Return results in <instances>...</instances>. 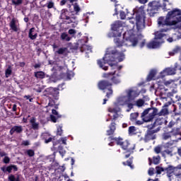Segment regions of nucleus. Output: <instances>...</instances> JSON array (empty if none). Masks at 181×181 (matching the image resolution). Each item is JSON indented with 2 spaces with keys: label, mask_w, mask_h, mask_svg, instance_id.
Listing matches in <instances>:
<instances>
[{
  "label": "nucleus",
  "mask_w": 181,
  "mask_h": 181,
  "mask_svg": "<svg viewBox=\"0 0 181 181\" xmlns=\"http://www.w3.org/2000/svg\"><path fill=\"white\" fill-rule=\"evenodd\" d=\"M169 26H175L177 29L181 28V10L179 8H173L168 12L165 17H160L158 18V31L154 33L155 37L153 41L147 44L148 49H158L165 41L162 39L165 36V33L170 30Z\"/></svg>",
  "instance_id": "nucleus-1"
},
{
  "label": "nucleus",
  "mask_w": 181,
  "mask_h": 181,
  "mask_svg": "<svg viewBox=\"0 0 181 181\" xmlns=\"http://www.w3.org/2000/svg\"><path fill=\"white\" fill-rule=\"evenodd\" d=\"M121 28H122V25L119 21H116L112 25V29L114 30V37H115L114 42L116 46L117 47H121V46L135 47L138 45V37L134 33V30H130L123 34L124 42H122L121 32L119 31Z\"/></svg>",
  "instance_id": "nucleus-2"
},
{
  "label": "nucleus",
  "mask_w": 181,
  "mask_h": 181,
  "mask_svg": "<svg viewBox=\"0 0 181 181\" xmlns=\"http://www.w3.org/2000/svg\"><path fill=\"white\" fill-rule=\"evenodd\" d=\"M125 59V55L122 52H117V49L114 47H109L106 50V53L102 60H98V64L103 70H108V66H105L107 63L111 65L110 63L112 62H122Z\"/></svg>",
  "instance_id": "nucleus-3"
},
{
  "label": "nucleus",
  "mask_w": 181,
  "mask_h": 181,
  "mask_svg": "<svg viewBox=\"0 0 181 181\" xmlns=\"http://www.w3.org/2000/svg\"><path fill=\"white\" fill-rule=\"evenodd\" d=\"M163 124L166 125L168 121H166V119L163 116L158 115L155 122L148 126L147 136H148L150 139H155L156 136H153V134L159 132V131H160L159 125H163Z\"/></svg>",
  "instance_id": "nucleus-4"
},
{
  "label": "nucleus",
  "mask_w": 181,
  "mask_h": 181,
  "mask_svg": "<svg viewBox=\"0 0 181 181\" xmlns=\"http://www.w3.org/2000/svg\"><path fill=\"white\" fill-rule=\"evenodd\" d=\"M166 2H169V0H163V4H160V1H150L147 6V12L150 16H153L155 13H158V11L162 8L164 12H166L168 11V8H166Z\"/></svg>",
  "instance_id": "nucleus-5"
},
{
  "label": "nucleus",
  "mask_w": 181,
  "mask_h": 181,
  "mask_svg": "<svg viewBox=\"0 0 181 181\" xmlns=\"http://www.w3.org/2000/svg\"><path fill=\"white\" fill-rule=\"evenodd\" d=\"M158 115V109L156 108H148L146 109L142 113H141V119L144 122H151L155 117Z\"/></svg>",
  "instance_id": "nucleus-6"
},
{
  "label": "nucleus",
  "mask_w": 181,
  "mask_h": 181,
  "mask_svg": "<svg viewBox=\"0 0 181 181\" xmlns=\"http://www.w3.org/2000/svg\"><path fill=\"white\" fill-rule=\"evenodd\" d=\"M111 86H112V83L105 80L100 81L98 83L99 90H105L104 93H106V97L107 98H110V97L112 95V89H111V88H108V87H111Z\"/></svg>",
  "instance_id": "nucleus-7"
},
{
  "label": "nucleus",
  "mask_w": 181,
  "mask_h": 181,
  "mask_svg": "<svg viewBox=\"0 0 181 181\" xmlns=\"http://www.w3.org/2000/svg\"><path fill=\"white\" fill-rule=\"evenodd\" d=\"M144 6H141V9H142V12L141 14L137 13L136 16V25L137 30H142V29H145V11H144Z\"/></svg>",
  "instance_id": "nucleus-8"
},
{
  "label": "nucleus",
  "mask_w": 181,
  "mask_h": 181,
  "mask_svg": "<svg viewBox=\"0 0 181 181\" xmlns=\"http://www.w3.org/2000/svg\"><path fill=\"white\" fill-rule=\"evenodd\" d=\"M181 164L178 165L177 167L173 165H168V167L165 168V172H166L168 177H172L173 175L175 176H180L181 175Z\"/></svg>",
  "instance_id": "nucleus-9"
},
{
  "label": "nucleus",
  "mask_w": 181,
  "mask_h": 181,
  "mask_svg": "<svg viewBox=\"0 0 181 181\" xmlns=\"http://www.w3.org/2000/svg\"><path fill=\"white\" fill-rule=\"evenodd\" d=\"M74 16L71 13V12L69 11L66 8H64L61 11L60 19L62 21H66V22H69V21L73 18Z\"/></svg>",
  "instance_id": "nucleus-10"
},
{
  "label": "nucleus",
  "mask_w": 181,
  "mask_h": 181,
  "mask_svg": "<svg viewBox=\"0 0 181 181\" xmlns=\"http://www.w3.org/2000/svg\"><path fill=\"white\" fill-rule=\"evenodd\" d=\"M126 93H127L126 97H127V98L130 101H134V100H135V98H136V97L139 95V94H138V92L134 89H129L126 90Z\"/></svg>",
  "instance_id": "nucleus-11"
},
{
  "label": "nucleus",
  "mask_w": 181,
  "mask_h": 181,
  "mask_svg": "<svg viewBox=\"0 0 181 181\" xmlns=\"http://www.w3.org/2000/svg\"><path fill=\"white\" fill-rule=\"evenodd\" d=\"M1 170L4 173H12V170H13V172H18V167L15 165H11L8 166H3L1 168Z\"/></svg>",
  "instance_id": "nucleus-12"
},
{
  "label": "nucleus",
  "mask_w": 181,
  "mask_h": 181,
  "mask_svg": "<svg viewBox=\"0 0 181 181\" xmlns=\"http://www.w3.org/2000/svg\"><path fill=\"white\" fill-rule=\"evenodd\" d=\"M121 147L124 151H127V152H132L134 149H135V145L134 144H131L128 141H124Z\"/></svg>",
  "instance_id": "nucleus-13"
},
{
  "label": "nucleus",
  "mask_w": 181,
  "mask_h": 181,
  "mask_svg": "<svg viewBox=\"0 0 181 181\" xmlns=\"http://www.w3.org/2000/svg\"><path fill=\"white\" fill-rule=\"evenodd\" d=\"M172 104V102L168 101V103H165L163 109L160 110L159 113H157V115H160L161 117H165V115H168L169 114V110H168V107Z\"/></svg>",
  "instance_id": "nucleus-14"
},
{
  "label": "nucleus",
  "mask_w": 181,
  "mask_h": 181,
  "mask_svg": "<svg viewBox=\"0 0 181 181\" xmlns=\"http://www.w3.org/2000/svg\"><path fill=\"white\" fill-rule=\"evenodd\" d=\"M23 132V127L22 126H13L10 130V134H22Z\"/></svg>",
  "instance_id": "nucleus-15"
},
{
  "label": "nucleus",
  "mask_w": 181,
  "mask_h": 181,
  "mask_svg": "<svg viewBox=\"0 0 181 181\" xmlns=\"http://www.w3.org/2000/svg\"><path fill=\"white\" fill-rule=\"evenodd\" d=\"M10 28L13 32H18L19 30V26L18 25V20L13 18L10 22Z\"/></svg>",
  "instance_id": "nucleus-16"
},
{
  "label": "nucleus",
  "mask_w": 181,
  "mask_h": 181,
  "mask_svg": "<svg viewBox=\"0 0 181 181\" xmlns=\"http://www.w3.org/2000/svg\"><path fill=\"white\" fill-rule=\"evenodd\" d=\"M28 37L31 40H35L36 37H37V33L36 32V29L35 28H32L29 30Z\"/></svg>",
  "instance_id": "nucleus-17"
},
{
  "label": "nucleus",
  "mask_w": 181,
  "mask_h": 181,
  "mask_svg": "<svg viewBox=\"0 0 181 181\" xmlns=\"http://www.w3.org/2000/svg\"><path fill=\"white\" fill-rule=\"evenodd\" d=\"M130 101L127 96H121L118 98L119 105H127V103Z\"/></svg>",
  "instance_id": "nucleus-18"
},
{
  "label": "nucleus",
  "mask_w": 181,
  "mask_h": 181,
  "mask_svg": "<svg viewBox=\"0 0 181 181\" xmlns=\"http://www.w3.org/2000/svg\"><path fill=\"white\" fill-rule=\"evenodd\" d=\"M163 73L165 74V76H173V74H176V69L166 68L163 70Z\"/></svg>",
  "instance_id": "nucleus-19"
},
{
  "label": "nucleus",
  "mask_w": 181,
  "mask_h": 181,
  "mask_svg": "<svg viewBox=\"0 0 181 181\" xmlns=\"http://www.w3.org/2000/svg\"><path fill=\"white\" fill-rule=\"evenodd\" d=\"M108 111L111 113L113 114V119H116L119 117L118 115V109L114 108V107H109Z\"/></svg>",
  "instance_id": "nucleus-20"
},
{
  "label": "nucleus",
  "mask_w": 181,
  "mask_h": 181,
  "mask_svg": "<svg viewBox=\"0 0 181 181\" xmlns=\"http://www.w3.org/2000/svg\"><path fill=\"white\" fill-rule=\"evenodd\" d=\"M115 122H112L110 126V129L107 131V135H112L114 134V132H115Z\"/></svg>",
  "instance_id": "nucleus-21"
},
{
  "label": "nucleus",
  "mask_w": 181,
  "mask_h": 181,
  "mask_svg": "<svg viewBox=\"0 0 181 181\" xmlns=\"http://www.w3.org/2000/svg\"><path fill=\"white\" fill-rule=\"evenodd\" d=\"M68 23H72L71 27L76 28L78 25V21L77 20V17L74 16L73 18H71V20L68 21Z\"/></svg>",
  "instance_id": "nucleus-22"
},
{
  "label": "nucleus",
  "mask_w": 181,
  "mask_h": 181,
  "mask_svg": "<svg viewBox=\"0 0 181 181\" xmlns=\"http://www.w3.org/2000/svg\"><path fill=\"white\" fill-rule=\"evenodd\" d=\"M61 39L62 40H66V42H70V40H71V37L69 36V34H67V33H62Z\"/></svg>",
  "instance_id": "nucleus-23"
},
{
  "label": "nucleus",
  "mask_w": 181,
  "mask_h": 181,
  "mask_svg": "<svg viewBox=\"0 0 181 181\" xmlns=\"http://www.w3.org/2000/svg\"><path fill=\"white\" fill-rule=\"evenodd\" d=\"M34 74L36 78H45L46 77V74L43 71H37Z\"/></svg>",
  "instance_id": "nucleus-24"
},
{
  "label": "nucleus",
  "mask_w": 181,
  "mask_h": 181,
  "mask_svg": "<svg viewBox=\"0 0 181 181\" xmlns=\"http://www.w3.org/2000/svg\"><path fill=\"white\" fill-rule=\"evenodd\" d=\"M30 122L33 129H37L39 128V124L36 123V119L33 117L30 120Z\"/></svg>",
  "instance_id": "nucleus-25"
},
{
  "label": "nucleus",
  "mask_w": 181,
  "mask_h": 181,
  "mask_svg": "<svg viewBox=\"0 0 181 181\" xmlns=\"http://www.w3.org/2000/svg\"><path fill=\"white\" fill-rule=\"evenodd\" d=\"M55 53H57V54H66L67 47H61L57 51H56Z\"/></svg>",
  "instance_id": "nucleus-26"
},
{
  "label": "nucleus",
  "mask_w": 181,
  "mask_h": 181,
  "mask_svg": "<svg viewBox=\"0 0 181 181\" xmlns=\"http://www.w3.org/2000/svg\"><path fill=\"white\" fill-rule=\"evenodd\" d=\"M8 181H21V179L19 177V175H18L17 177H15L14 175H9L8 177Z\"/></svg>",
  "instance_id": "nucleus-27"
},
{
  "label": "nucleus",
  "mask_w": 181,
  "mask_h": 181,
  "mask_svg": "<svg viewBox=\"0 0 181 181\" xmlns=\"http://www.w3.org/2000/svg\"><path fill=\"white\" fill-rule=\"evenodd\" d=\"M164 84L166 87H170V88H172V87H176V83H175V81H167Z\"/></svg>",
  "instance_id": "nucleus-28"
},
{
  "label": "nucleus",
  "mask_w": 181,
  "mask_h": 181,
  "mask_svg": "<svg viewBox=\"0 0 181 181\" xmlns=\"http://www.w3.org/2000/svg\"><path fill=\"white\" fill-rule=\"evenodd\" d=\"M129 135H136V127L132 126L129 127Z\"/></svg>",
  "instance_id": "nucleus-29"
},
{
  "label": "nucleus",
  "mask_w": 181,
  "mask_h": 181,
  "mask_svg": "<svg viewBox=\"0 0 181 181\" xmlns=\"http://www.w3.org/2000/svg\"><path fill=\"white\" fill-rule=\"evenodd\" d=\"M115 71L113 72H109V73H105L103 74V78H110V77H112V76H114V74H115Z\"/></svg>",
  "instance_id": "nucleus-30"
},
{
  "label": "nucleus",
  "mask_w": 181,
  "mask_h": 181,
  "mask_svg": "<svg viewBox=\"0 0 181 181\" xmlns=\"http://www.w3.org/2000/svg\"><path fill=\"white\" fill-rule=\"evenodd\" d=\"M110 140H112L114 139V141H115L117 145H119L121 146V145H122V143L124 142V141H122V138H111L110 137Z\"/></svg>",
  "instance_id": "nucleus-31"
},
{
  "label": "nucleus",
  "mask_w": 181,
  "mask_h": 181,
  "mask_svg": "<svg viewBox=\"0 0 181 181\" xmlns=\"http://www.w3.org/2000/svg\"><path fill=\"white\" fill-rule=\"evenodd\" d=\"M156 74V71L155 70H151L148 74V80L151 81L154 77L155 75Z\"/></svg>",
  "instance_id": "nucleus-32"
},
{
  "label": "nucleus",
  "mask_w": 181,
  "mask_h": 181,
  "mask_svg": "<svg viewBox=\"0 0 181 181\" xmlns=\"http://www.w3.org/2000/svg\"><path fill=\"white\" fill-rule=\"evenodd\" d=\"M132 100H129L127 103L126 105H127V107L129 108L128 110H127V112H129L131 111V110H132L134 108V104L132 103H131Z\"/></svg>",
  "instance_id": "nucleus-33"
},
{
  "label": "nucleus",
  "mask_w": 181,
  "mask_h": 181,
  "mask_svg": "<svg viewBox=\"0 0 181 181\" xmlns=\"http://www.w3.org/2000/svg\"><path fill=\"white\" fill-rule=\"evenodd\" d=\"M139 116V113H138V112L132 113L130 115L131 121H135L138 118Z\"/></svg>",
  "instance_id": "nucleus-34"
},
{
  "label": "nucleus",
  "mask_w": 181,
  "mask_h": 181,
  "mask_svg": "<svg viewBox=\"0 0 181 181\" xmlns=\"http://www.w3.org/2000/svg\"><path fill=\"white\" fill-rule=\"evenodd\" d=\"M46 6L48 9H52L53 8H54V2H53V1H49L47 4H46Z\"/></svg>",
  "instance_id": "nucleus-35"
},
{
  "label": "nucleus",
  "mask_w": 181,
  "mask_h": 181,
  "mask_svg": "<svg viewBox=\"0 0 181 181\" xmlns=\"http://www.w3.org/2000/svg\"><path fill=\"white\" fill-rule=\"evenodd\" d=\"M5 74L6 78H8V77H9V76L12 74V69H11V66H8V69L6 70Z\"/></svg>",
  "instance_id": "nucleus-36"
},
{
  "label": "nucleus",
  "mask_w": 181,
  "mask_h": 181,
  "mask_svg": "<svg viewBox=\"0 0 181 181\" xmlns=\"http://www.w3.org/2000/svg\"><path fill=\"white\" fill-rule=\"evenodd\" d=\"M144 104H145V100L142 99H139L136 102V105H137V107H142V105H144Z\"/></svg>",
  "instance_id": "nucleus-37"
},
{
  "label": "nucleus",
  "mask_w": 181,
  "mask_h": 181,
  "mask_svg": "<svg viewBox=\"0 0 181 181\" xmlns=\"http://www.w3.org/2000/svg\"><path fill=\"white\" fill-rule=\"evenodd\" d=\"M156 173L158 175H160V173H162V172H165V168L160 167V166H157L156 168Z\"/></svg>",
  "instance_id": "nucleus-38"
},
{
  "label": "nucleus",
  "mask_w": 181,
  "mask_h": 181,
  "mask_svg": "<svg viewBox=\"0 0 181 181\" xmlns=\"http://www.w3.org/2000/svg\"><path fill=\"white\" fill-rule=\"evenodd\" d=\"M163 156H165V155H169L170 156H172V150L167 149L162 152Z\"/></svg>",
  "instance_id": "nucleus-39"
},
{
  "label": "nucleus",
  "mask_w": 181,
  "mask_h": 181,
  "mask_svg": "<svg viewBox=\"0 0 181 181\" xmlns=\"http://www.w3.org/2000/svg\"><path fill=\"white\" fill-rule=\"evenodd\" d=\"M112 81L115 83V84H119V83H121V79H119V78H117L116 76H113L112 78Z\"/></svg>",
  "instance_id": "nucleus-40"
},
{
  "label": "nucleus",
  "mask_w": 181,
  "mask_h": 181,
  "mask_svg": "<svg viewBox=\"0 0 181 181\" xmlns=\"http://www.w3.org/2000/svg\"><path fill=\"white\" fill-rule=\"evenodd\" d=\"M175 144V141H170L169 142H167L164 144V147L165 148H170V146H173Z\"/></svg>",
  "instance_id": "nucleus-41"
},
{
  "label": "nucleus",
  "mask_w": 181,
  "mask_h": 181,
  "mask_svg": "<svg viewBox=\"0 0 181 181\" xmlns=\"http://www.w3.org/2000/svg\"><path fill=\"white\" fill-rule=\"evenodd\" d=\"M171 137H172V136L170 135V133H164L163 134V139H164V141L170 139V138H171Z\"/></svg>",
  "instance_id": "nucleus-42"
},
{
  "label": "nucleus",
  "mask_w": 181,
  "mask_h": 181,
  "mask_svg": "<svg viewBox=\"0 0 181 181\" xmlns=\"http://www.w3.org/2000/svg\"><path fill=\"white\" fill-rule=\"evenodd\" d=\"M27 155L30 156V158H32V156H35V151L32 149L27 150L26 151Z\"/></svg>",
  "instance_id": "nucleus-43"
},
{
  "label": "nucleus",
  "mask_w": 181,
  "mask_h": 181,
  "mask_svg": "<svg viewBox=\"0 0 181 181\" xmlns=\"http://www.w3.org/2000/svg\"><path fill=\"white\" fill-rule=\"evenodd\" d=\"M153 160L155 165H158L160 160V156H158L156 157H153Z\"/></svg>",
  "instance_id": "nucleus-44"
},
{
  "label": "nucleus",
  "mask_w": 181,
  "mask_h": 181,
  "mask_svg": "<svg viewBox=\"0 0 181 181\" xmlns=\"http://www.w3.org/2000/svg\"><path fill=\"white\" fill-rule=\"evenodd\" d=\"M74 10L75 12H76V13H78V12H80L81 8H80V6H78V4H75L74 5Z\"/></svg>",
  "instance_id": "nucleus-45"
},
{
  "label": "nucleus",
  "mask_w": 181,
  "mask_h": 181,
  "mask_svg": "<svg viewBox=\"0 0 181 181\" xmlns=\"http://www.w3.org/2000/svg\"><path fill=\"white\" fill-rule=\"evenodd\" d=\"M63 127L59 126L57 127V135H59V136H62V134H63Z\"/></svg>",
  "instance_id": "nucleus-46"
},
{
  "label": "nucleus",
  "mask_w": 181,
  "mask_h": 181,
  "mask_svg": "<svg viewBox=\"0 0 181 181\" xmlns=\"http://www.w3.org/2000/svg\"><path fill=\"white\" fill-rule=\"evenodd\" d=\"M154 152L156 153H160V152H162V147H160V146L155 147Z\"/></svg>",
  "instance_id": "nucleus-47"
},
{
  "label": "nucleus",
  "mask_w": 181,
  "mask_h": 181,
  "mask_svg": "<svg viewBox=\"0 0 181 181\" xmlns=\"http://www.w3.org/2000/svg\"><path fill=\"white\" fill-rule=\"evenodd\" d=\"M11 2L13 5H21L23 2L22 0H11Z\"/></svg>",
  "instance_id": "nucleus-48"
},
{
  "label": "nucleus",
  "mask_w": 181,
  "mask_h": 181,
  "mask_svg": "<svg viewBox=\"0 0 181 181\" xmlns=\"http://www.w3.org/2000/svg\"><path fill=\"white\" fill-rule=\"evenodd\" d=\"M3 162L4 163L8 164L11 162V158H9L8 156H5L3 159Z\"/></svg>",
  "instance_id": "nucleus-49"
},
{
  "label": "nucleus",
  "mask_w": 181,
  "mask_h": 181,
  "mask_svg": "<svg viewBox=\"0 0 181 181\" xmlns=\"http://www.w3.org/2000/svg\"><path fill=\"white\" fill-rule=\"evenodd\" d=\"M170 88L171 90V94H176V93H177V86L176 87H171Z\"/></svg>",
  "instance_id": "nucleus-50"
},
{
  "label": "nucleus",
  "mask_w": 181,
  "mask_h": 181,
  "mask_svg": "<svg viewBox=\"0 0 181 181\" xmlns=\"http://www.w3.org/2000/svg\"><path fill=\"white\" fill-rule=\"evenodd\" d=\"M68 33L69 35H76V33H77V31L76 30H74V29H69V31H68Z\"/></svg>",
  "instance_id": "nucleus-51"
},
{
  "label": "nucleus",
  "mask_w": 181,
  "mask_h": 181,
  "mask_svg": "<svg viewBox=\"0 0 181 181\" xmlns=\"http://www.w3.org/2000/svg\"><path fill=\"white\" fill-rule=\"evenodd\" d=\"M139 4H141V5H145V4H148V0H136Z\"/></svg>",
  "instance_id": "nucleus-52"
},
{
  "label": "nucleus",
  "mask_w": 181,
  "mask_h": 181,
  "mask_svg": "<svg viewBox=\"0 0 181 181\" xmlns=\"http://www.w3.org/2000/svg\"><path fill=\"white\" fill-rule=\"evenodd\" d=\"M61 141L64 145H67V139L66 137L61 138Z\"/></svg>",
  "instance_id": "nucleus-53"
},
{
  "label": "nucleus",
  "mask_w": 181,
  "mask_h": 181,
  "mask_svg": "<svg viewBox=\"0 0 181 181\" xmlns=\"http://www.w3.org/2000/svg\"><path fill=\"white\" fill-rule=\"evenodd\" d=\"M154 170H155L153 168H149L148 172L149 176H152L153 175Z\"/></svg>",
  "instance_id": "nucleus-54"
},
{
  "label": "nucleus",
  "mask_w": 181,
  "mask_h": 181,
  "mask_svg": "<svg viewBox=\"0 0 181 181\" xmlns=\"http://www.w3.org/2000/svg\"><path fill=\"white\" fill-rule=\"evenodd\" d=\"M52 114H53L54 115H57L58 118H60L61 116H59V113L57 112V110L53 109V110H52Z\"/></svg>",
  "instance_id": "nucleus-55"
},
{
  "label": "nucleus",
  "mask_w": 181,
  "mask_h": 181,
  "mask_svg": "<svg viewBox=\"0 0 181 181\" xmlns=\"http://www.w3.org/2000/svg\"><path fill=\"white\" fill-rule=\"evenodd\" d=\"M120 18H121V19H125V18H126L125 12H124V11L120 12Z\"/></svg>",
  "instance_id": "nucleus-56"
},
{
  "label": "nucleus",
  "mask_w": 181,
  "mask_h": 181,
  "mask_svg": "<svg viewBox=\"0 0 181 181\" xmlns=\"http://www.w3.org/2000/svg\"><path fill=\"white\" fill-rule=\"evenodd\" d=\"M50 118H51V121H52V122H57V119L54 115H51Z\"/></svg>",
  "instance_id": "nucleus-57"
},
{
  "label": "nucleus",
  "mask_w": 181,
  "mask_h": 181,
  "mask_svg": "<svg viewBox=\"0 0 181 181\" xmlns=\"http://www.w3.org/2000/svg\"><path fill=\"white\" fill-rule=\"evenodd\" d=\"M22 145H24V146H28L30 145V144L29 143V141H23Z\"/></svg>",
  "instance_id": "nucleus-58"
},
{
  "label": "nucleus",
  "mask_w": 181,
  "mask_h": 181,
  "mask_svg": "<svg viewBox=\"0 0 181 181\" xmlns=\"http://www.w3.org/2000/svg\"><path fill=\"white\" fill-rule=\"evenodd\" d=\"M59 153L62 155V156H64V155H66V151L59 149Z\"/></svg>",
  "instance_id": "nucleus-59"
},
{
  "label": "nucleus",
  "mask_w": 181,
  "mask_h": 181,
  "mask_svg": "<svg viewBox=\"0 0 181 181\" xmlns=\"http://www.w3.org/2000/svg\"><path fill=\"white\" fill-rule=\"evenodd\" d=\"M53 138L49 137L48 139H45V144H49V142H52Z\"/></svg>",
  "instance_id": "nucleus-60"
},
{
  "label": "nucleus",
  "mask_w": 181,
  "mask_h": 181,
  "mask_svg": "<svg viewBox=\"0 0 181 181\" xmlns=\"http://www.w3.org/2000/svg\"><path fill=\"white\" fill-rule=\"evenodd\" d=\"M35 91H37V93H42V90H43V88H39L38 89L35 88Z\"/></svg>",
  "instance_id": "nucleus-61"
},
{
  "label": "nucleus",
  "mask_w": 181,
  "mask_h": 181,
  "mask_svg": "<svg viewBox=\"0 0 181 181\" xmlns=\"http://www.w3.org/2000/svg\"><path fill=\"white\" fill-rule=\"evenodd\" d=\"M41 66H42V64H35L34 65V68L35 69H39V68H40Z\"/></svg>",
  "instance_id": "nucleus-62"
},
{
  "label": "nucleus",
  "mask_w": 181,
  "mask_h": 181,
  "mask_svg": "<svg viewBox=\"0 0 181 181\" xmlns=\"http://www.w3.org/2000/svg\"><path fill=\"white\" fill-rule=\"evenodd\" d=\"M67 2V0H62L60 3V5L63 6V5H66V3Z\"/></svg>",
  "instance_id": "nucleus-63"
},
{
  "label": "nucleus",
  "mask_w": 181,
  "mask_h": 181,
  "mask_svg": "<svg viewBox=\"0 0 181 181\" xmlns=\"http://www.w3.org/2000/svg\"><path fill=\"white\" fill-rule=\"evenodd\" d=\"M0 156L1 157L6 156V153L4 151H0Z\"/></svg>",
  "instance_id": "nucleus-64"
}]
</instances>
